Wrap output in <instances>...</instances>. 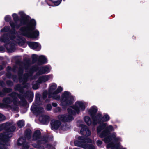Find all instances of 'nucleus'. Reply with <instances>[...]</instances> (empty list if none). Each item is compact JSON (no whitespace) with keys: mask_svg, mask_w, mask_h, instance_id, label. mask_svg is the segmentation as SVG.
I'll list each match as a JSON object with an SVG mask.
<instances>
[{"mask_svg":"<svg viewBox=\"0 0 149 149\" xmlns=\"http://www.w3.org/2000/svg\"><path fill=\"white\" fill-rule=\"evenodd\" d=\"M56 85L54 83L50 84L49 91V97L57 100H60L61 105L63 108L70 105L74 101V97L71 95V93L65 91L62 94L60 99L59 95L58 93L62 91V88L58 86L57 88Z\"/></svg>","mask_w":149,"mask_h":149,"instance_id":"1","label":"nucleus"},{"mask_svg":"<svg viewBox=\"0 0 149 149\" xmlns=\"http://www.w3.org/2000/svg\"><path fill=\"white\" fill-rule=\"evenodd\" d=\"M107 125L106 123H104L99 126L97 129L98 134L101 137H104V142L106 143H109L107 146V148H111V149H118L119 144H114L111 142L113 141L114 143L118 142L120 141V138L119 137H116V134L115 133H113L112 136L109 135L110 132L114 130L112 126L109 125L101 133H100L101 131L105 128Z\"/></svg>","mask_w":149,"mask_h":149,"instance_id":"2","label":"nucleus"},{"mask_svg":"<svg viewBox=\"0 0 149 149\" xmlns=\"http://www.w3.org/2000/svg\"><path fill=\"white\" fill-rule=\"evenodd\" d=\"M85 108V103L82 101H77L72 107L68 109V113L66 115H59L58 119L63 122H68L73 119V116L78 114L81 111L84 110Z\"/></svg>","mask_w":149,"mask_h":149,"instance_id":"3","label":"nucleus"},{"mask_svg":"<svg viewBox=\"0 0 149 149\" xmlns=\"http://www.w3.org/2000/svg\"><path fill=\"white\" fill-rule=\"evenodd\" d=\"M36 24V21L34 20H31L26 27L22 28L20 29L21 34L29 38H36L38 36L39 33L37 30H34Z\"/></svg>","mask_w":149,"mask_h":149,"instance_id":"4","label":"nucleus"},{"mask_svg":"<svg viewBox=\"0 0 149 149\" xmlns=\"http://www.w3.org/2000/svg\"><path fill=\"white\" fill-rule=\"evenodd\" d=\"M15 129V126L11 127L10 128L11 131H13ZM11 132H7L0 134V149H7L4 147V145H8L7 144V142L9 141V138L12 137V134Z\"/></svg>","mask_w":149,"mask_h":149,"instance_id":"5","label":"nucleus"},{"mask_svg":"<svg viewBox=\"0 0 149 149\" xmlns=\"http://www.w3.org/2000/svg\"><path fill=\"white\" fill-rule=\"evenodd\" d=\"M31 109L34 113H36L38 115L40 116L39 120L41 122L45 124L49 121V116L42 113L44 111L42 108L40 107H36V106L33 105L31 106Z\"/></svg>","mask_w":149,"mask_h":149,"instance_id":"6","label":"nucleus"},{"mask_svg":"<svg viewBox=\"0 0 149 149\" xmlns=\"http://www.w3.org/2000/svg\"><path fill=\"white\" fill-rule=\"evenodd\" d=\"M79 141H75L74 143L76 146L81 147L84 148H86L87 146L86 144V143H91V141L88 139H84L83 137H79Z\"/></svg>","mask_w":149,"mask_h":149,"instance_id":"7","label":"nucleus"},{"mask_svg":"<svg viewBox=\"0 0 149 149\" xmlns=\"http://www.w3.org/2000/svg\"><path fill=\"white\" fill-rule=\"evenodd\" d=\"M93 123L96 124L97 123H100L102 122H105L108 121L110 119L109 116L107 114L105 115L102 118L101 117L100 114H98L96 116L95 118H93Z\"/></svg>","mask_w":149,"mask_h":149,"instance_id":"8","label":"nucleus"},{"mask_svg":"<svg viewBox=\"0 0 149 149\" xmlns=\"http://www.w3.org/2000/svg\"><path fill=\"white\" fill-rule=\"evenodd\" d=\"M40 131L37 130L34 132L33 139L34 140H37V142L39 143H44L46 141L44 140H40L41 139L40 138Z\"/></svg>","mask_w":149,"mask_h":149,"instance_id":"9","label":"nucleus"},{"mask_svg":"<svg viewBox=\"0 0 149 149\" xmlns=\"http://www.w3.org/2000/svg\"><path fill=\"white\" fill-rule=\"evenodd\" d=\"M17 143L19 145H23V149H28L29 147V145L26 142V139L23 138L19 139L18 140Z\"/></svg>","mask_w":149,"mask_h":149,"instance_id":"10","label":"nucleus"},{"mask_svg":"<svg viewBox=\"0 0 149 149\" xmlns=\"http://www.w3.org/2000/svg\"><path fill=\"white\" fill-rule=\"evenodd\" d=\"M51 127L52 130H55L58 129L61 125V123L59 121L57 120H52L51 121Z\"/></svg>","mask_w":149,"mask_h":149,"instance_id":"11","label":"nucleus"},{"mask_svg":"<svg viewBox=\"0 0 149 149\" xmlns=\"http://www.w3.org/2000/svg\"><path fill=\"white\" fill-rule=\"evenodd\" d=\"M28 44L29 47L33 49H36L37 50H39L41 48L40 44L36 42H29Z\"/></svg>","mask_w":149,"mask_h":149,"instance_id":"12","label":"nucleus"},{"mask_svg":"<svg viewBox=\"0 0 149 149\" xmlns=\"http://www.w3.org/2000/svg\"><path fill=\"white\" fill-rule=\"evenodd\" d=\"M81 129L80 131V133L81 134H83V131L86 133V135L87 136H89L91 134V132L87 128V127L83 124H81L79 126Z\"/></svg>","mask_w":149,"mask_h":149,"instance_id":"13","label":"nucleus"},{"mask_svg":"<svg viewBox=\"0 0 149 149\" xmlns=\"http://www.w3.org/2000/svg\"><path fill=\"white\" fill-rule=\"evenodd\" d=\"M52 78V75L42 76L39 79L38 82L41 83L42 82H45Z\"/></svg>","mask_w":149,"mask_h":149,"instance_id":"14","label":"nucleus"},{"mask_svg":"<svg viewBox=\"0 0 149 149\" xmlns=\"http://www.w3.org/2000/svg\"><path fill=\"white\" fill-rule=\"evenodd\" d=\"M51 68L50 66H46L41 67L39 70V74H44L46 73H48L50 71Z\"/></svg>","mask_w":149,"mask_h":149,"instance_id":"15","label":"nucleus"},{"mask_svg":"<svg viewBox=\"0 0 149 149\" xmlns=\"http://www.w3.org/2000/svg\"><path fill=\"white\" fill-rule=\"evenodd\" d=\"M97 109L96 107L94 106L92 107L89 111V113L92 116L93 120V118H95L96 116L97 115L95 116H94V115L97 112Z\"/></svg>","mask_w":149,"mask_h":149,"instance_id":"16","label":"nucleus"},{"mask_svg":"<svg viewBox=\"0 0 149 149\" xmlns=\"http://www.w3.org/2000/svg\"><path fill=\"white\" fill-rule=\"evenodd\" d=\"M47 61V59L44 56L42 55L39 57L38 62L40 64L45 63Z\"/></svg>","mask_w":149,"mask_h":149,"instance_id":"17","label":"nucleus"},{"mask_svg":"<svg viewBox=\"0 0 149 149\" xmlns=\"http://www.w3.org/2000/svg\"><path fill=\"white\" fill-rule=\"evenodd\" d=\"M25 138L28 139H30L31 134V130L29 129L27 130L25 132Z\"/></svg>","mask_w":149,"mask_h":149,"instance_id":"18","label":"nucleus"},{"mask_svg":"<svg viewBox=\"0 0 149 149\" xmlns=\"http://www.w3.org/2000/svg\"><path fill=\"white\" fill-rule=\"evenodd\" d=\"M84 120L86 123L88 125H90L91 124V121L90 118L88 116H85L84 118Z\"/></svg>","mask_w":149,"mask_h":149,"instance_id":"19","label":"nucleus"},{"mask_svg":"<svg viewBox=\"0 0 149 149\" xmlns=\"http://www.w3.org/2000/svg\"><path fill=\"white\" fill-rule=\"evenodd\" d=\"M10 24L11 27L13 28H18L20 26H18L16 22H10Z\"/></svg>","mask_w":149,"mask_h":149,"instance_id":"20","label":"nucleus"},{"mask_svg":"<svg viewBox=\"0 0 149 149\" xmlns=\"http://www.w3.org/2000/svg\"><path fill=\"white\" fill-rule=\"evenodd\" d=\"M17 124L19 127L21 128L22 127L24 126V123L23 120H21L18 122Z\"/></svg>","mask_w":149,"mask_h":149,"instance_id":"21","label":"nucleus"},{"mask_svg":"<svg viewBox=\"0 0 149 149\" xmlns=\"http://www.w3.org/2000/svg\"><path fill=\"white\" fill-rule=\"evenodd\" d=\"M61 0H53V2L55 6H57L61 3Z\"/></svg>","mask_w":149,"mask_h":149,"instance_id":"22","label":"nucleus"},{"mask_svg":"<svg viewBox=\"0 0 149 149\" xmlns=\"http://www.w3.org/2000/svg\"><path fill=\"white\" fill-rule=\"evenodd\" d=\"M17 42L19 45H22L24 43V41L23 39L19 38L17 41Z\"/></svg>","mask_w":149,"mask_h":149,"instance_id":"23","label":"nucleus"},{"mask_svg":"<svg viewBox=\"0 0 149 149\" xmlns=\"http://www.w3.org/2000/svg\"><path fill=\"white\" fill-rule=\"evenodd\" d=\"M12 16L14 20L16 21L18 19V18L17 14H13L12 15Z\"/></svg>","mask_w":149,"mask_h":149,"instance_id":"24","label":"nucleus"},{"mask_svg":"<svg viewBox=\"0 0 149 149\" xmlns=\"http://www.w3.org/2000/svg\"><path fill=\"white\" fill-rule=\"evenodd\" d=\"M6 47L8 52H13L15 50L13 47H11L10 48H8L6 46Z\"/></svg>","mask_w":149,"mask_h":149,"instance_id":"25","label":"nucleus"},{"mask_svg":"<svg viewBox=\"0 0 149 149\" xmlns=\"http://www.w3.org/2000/svg\"><path fill=\"white\" fill-rule=\"evenodd\" d=\"M4 102L6 104H9L12 101H11L10 99L9 98H7L5 99L4 100Z\"/></svg>","mask_w":149,"mask_h":149,"instance_id":"26","label":"nucleus"},{"mask_svg":"<svg viewBox=\"0 0 149 149\" xmlns=\"http://www.w3.org/2000/svg\"><path fill=\"white\" fill-rule=\"evenodd\" d=\"M9 30V28L8 27H5L4 28L2 29L1 31L2 32H8Z\"/></svg>","mask_w":149,"mask_h":149,"instance_id":"27","label":"nucleus"},{"mask_svg":"<svg viewBox=\"0 0 149 149\" xmlns=\"http://www.w3.org/2000/svg\"><path fill=\"white\" fill-rule=\"evenodd\" d=\"M32 57L33 61H36L37 59L38 56L36 54H33L32 56Z\"/></svg>","mask_w":149,"mask_h":149,"instance_id":"28","label":"nucleus"},{"mask_svg":"<svg viewBox=\"0 0 149 149\" xmlns=\"http://www.w3.org/2000/svg\"><path fill=\"white\" fill-rule=\"evenodd\" d=\"M5 119V116L3 114L0 113V121L4 120Z\"/></svg>","mask_w":149,"mask_h":149,"instance_id":"29","label":"nucleus"},{"mask_svg":"<svg viewBox=\"0 0 149 149\" xmlns=\"http://www.w3.org/2000/svg\"><path fill=\"white\" fill-rule=\"evenodd\" d=\"M11 19V17L9 15H7L5 17V20L6 21L8 22Z\"/></svg>","mask_w":149,"mask_h":149,"instance_id":"30","label":"nucleus"},{"mask_svg":"<svg viewBox=\"0 0 149 149\" xmlns=\"http://www.w3.org/2000/svg\"><path fill=\"white\" fill-rule=\"evenodd\" d=\"M13 102V103L14 104L17 105L18 104H19V102L17 101V99H14Z\"/></svg>","mask_w":149,"mask_h":149,"instance_id":"31","label":"nucleus"},{"mask_svg":"<svg viewBox=\"0 0 149 149\" xmlns=\"http://www.w3.org/2000/svg\"><path fill=\"white\" fill-rule=\"evenodd\" d=\"M52 108L51 105L50 104H48L47 105L46 109L47 110H50Z\"/></svg>","mask_w":149,"mask_h":149,"instance_id":"32","label":"nucleus"},{"mask_svg":"<svg viewBox=\"0 0 149 149\" xmlns=\"http://www.w3.org/2000/svg\"><path fill=\"white\" fill-rule=\"evenodd\" d=\"M102 143V141H97V144L98 146L100 145Z\"/></svg>","mask_w":149,"mask_h":149,"instance_id":"33","label":"nucleus"},{"mask_svg":"<svg viewBox=\"0 0 149 149\" xmlns=\"http://www.w3.org/2000/svg\"><path fill=\"white\" fill-rule=\"evenodd\" d=\"M19 14L21 15V17H23L24 16V13L22 12H20L19 13Z\"/></svg>","mask_w":149,"mask_h":149,"instance_id":"34","label":"nucleus"},{"mask_svg":"<svg viewBox=\"0 0 149 149\" xmlns=\"http://www.w3.org/2000/svg\"><path fill=\"white\" fill-rule=\"evenodd\" d=\"M3 37H1L0 38V40L2 42H5L4 39H3Z\"/></svg>","mask_w":149,"mask_h":149,"instance_id":"35","label":"nucleus"},{"mask_svg":"<svg viewBox=\"0 0 149 149\" xmlns=\"http://www.w3.org/2000/svg\"><path fill=\"white\" fill-rule=\"evenodd\" d=\"M66 127L65 126H64L63 127H62V126L61 127V129L62 130H66L65 129Z\"/></svg>","mask_w":149,"mask_h":149,"instance_id":"36","label":"nucleus"},{"mask_svg":"<svg viewBox=\"0 0 149 149\" xmlns=\"http://www.w3.org/2000/svg\"><path fill=\"white\" fill-rule=\"evenodd\" d=\"M52 105L53 106L56 107L57 106V103H52Z\"/></svg>","mask_w":149,"mask_h":149,"instance_id":"37","label":"nucleus"},{"mask_svg":"<svg viewBox=\"0 0 149 149\" xmlns=\"http://www.w3.org/2000/svg\"><path fill=\"white\" fill-rule=\"evenodd\" d=\"M14 37H15V36H14V35H12V37L11 36L10 37V39H13Z\"/></svg>","mask_w":149,"mask_h":149,"instance_id":"38","label":"nucleus"},{"mask_svg":"<svg viewBox=\"0 0 149 149\" xmlns=\"http://www.w3.org/2000/svg\"><path fill=\"white\" fill-rule=\"evenodd\" d=\"M33 88L34 89H37L38 88L37 87H35V85H33Z\"/></svg>","mask_w":149,"mask_h":149,"instance_id":"39","label":"nucleus"},{"mask_svg":"<svg viewBox=\"0 0 149 149\" xmlns=\"http://www.w3.org/2000/svg\"><path fill=\"white\" fill-rule=\"evenodd\" d=\"M3 69V67L1 65H0V70H2Z\"/></svg>","mask_w":149,"mask_h":149,"instance_id":"40","label":"nucleus"},{"mask_svg":"<svg viewBox=\"0 0 149 149\" xmlns=\"http://www.w3.org/2000/svg\"><path fill=\"white\" fill-rule=\"evenodd\" d=\"M47 147L48 148H51V147H52V146L51 145H47Z\"/></svg>","mask_w":149,"mask_h":149,"instance_id":"41","label":"nucleus"},{"mask_svg":"<svg viewBox=\"0 0 149 149\" xmlns=\"http://www.w3.org/2000/svg\"><path fill=\"white\" fill-rule=\"evenodd\" d=\"M39 98L38 97L37 98V99H38V100H36V102H38V101L39 100Z\"/></svg>","mask_w":149,"mask_h":149,"instance_id":"42","label":"nucleus"},{"mask_svg":"<svg viewBox=\"0 0 149 149\" xmlns=\"http://www.w3.org/2000/svg\"><path fill=\"white\" fill-rule=\"evenodd\" d=\"M94 148V146L93 147H92V149H93Z\"/></svg>","mask_w":149,"mask_h":149,"instance_id":"43","label":"nucleus"},{"mask_svg":"<svg viewBox=\"0 0 149 149\" xmlns=\"http://www.w3.org/2000/svg\"><path fill=\"white\" fill-rule=\"evenodd\" d=\"M57 109H58L59 110H60V108L59 107L57 108Z\"/></svg>","mask_w":149,"mask_h":149,"instance_id":"44","label":"nucleus"},{"mask_svg":"<svg viewBox=\"0 0 149 149\" xmlns=\"http://www.w3.org/2000/svg\"><path fill=\"white\" fill-rule=\"evenodd\" d=\"M8 46H10V45H8Z\"/></svg>","mask_w":149,"mask_h":149,"instance_id":"45","label":"nucleus"}]
</instances>
